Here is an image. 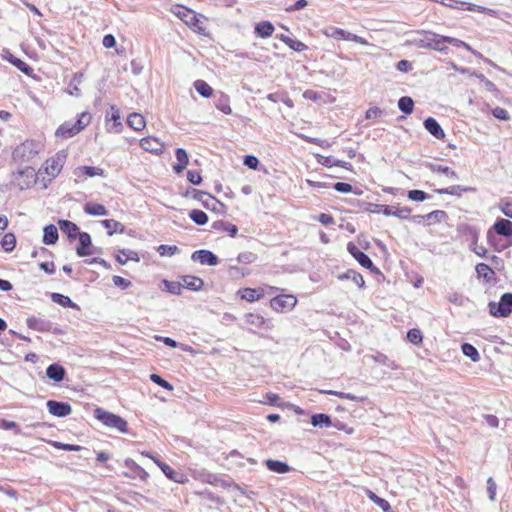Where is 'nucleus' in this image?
<instances>
[{"mask_svg":"<svg viewBox=\"0 0 512 512\" xmlns=\"http://www.w3.org/2000/svg\"><path fill=\"white\" fill-rule=\"evenodd\" d=\"M298 303V299L293 294L279 293L269 301L270 308L276 313H286L292 311Z\"/></svg>","mask_w":512,"mask_h":512,"instance_id":"obj_8","label":"nucleus"},{"mask_svg":"<svg viewBox=\"0 0 512 512\" xmlns=\"http://www.w3.org/2000/svg\"><path fill=\"white\" fill-rule=\"evenodd\" d=\"M324 34L327 37H331L335 40H347V41H353L360 45H368V41L360 36H357L355 34H352L350 32H347L341 28L332 27L327 31H324Z\"/></svg>","mask_w":512,"mask_h":512,"instance_id":"obj_13","label":"nucleus"},{"mask_svg":"<svg viewBox=\"0 0 512 512\" xmlns=\"http://www.w3.org/2000/svg\"><path fill=\"white\" fill-rule=\"evenodd\" d=\"M58 240V231L56 226L50 224L44 228L43 242L47 245H53Z\"/></svg>","mask_w":512,"mask_h":512,"instance_id":"obj_39","label":"nucleus"},{"mask_svg":"<svg viewBox=\"0 0 512 512\" xmlns=\"http://www.w3.org/2000/svg\"><path fill=\"white\" fill-rule=\"evenodd\" d=\"M380 208L378 211L386 216H395L400 219H407L410 217L412 210L407 206H389V205H376Z\"/></svg>","mask_w":512,"mask_h":512,"instance_id":"obj_15","label":"nucleus"},{"mask_svg":"<svg viewBox=\"0 0 512 512\" xmlns=\"http://www.w3.org/2000/svg\"><path fill=\"white\" fill-rule=\"evenodd\" d=\"M492 232H495L497 235H501L507 238L512 237V222L507 219H498L492 226V228L487 233V239L489 244L497 251H502L506 249L510 244L508 245H501L499 246L495 242V237L493 236Z\"/></svg>","mask_w":512,"mask_h":512,"instance_id":"obj_5","label":"nucleus"},{"mask_svg":"<svg viewBox=\"0 0 512 512\" xmlns=\"http://www.w3.org/2000/svg\"><path fill=\"white\" fill-rule=\"evenodd\" d=\"M245 322L258 329H271L272 325L268 320L257 312H250L245 315Z\"/></svg>","mask_w":512,"mask_h":512,"instance_id":"obj_17","label":"nucleus"},{"mask_svg":"<svg viewBox=\"0 0 512 512\" xmlns=\"http://www.w3.org/2000/svg\"><path fill=\"white\" fill-rule=\"evenodd\" d=\"M194 87L196 91L205 98H209L213 95V88L204 80H196Z\"/></svg>","mask_w":512,"mask_h":512,"instance_id":"obj_44","label":"nucleus"},{"mask_svg":"<svg viewBox=\"0 0 512 512\" xmlns=\"http://www.w3.org/2000/svg\"><path fill=\"white\" fill-rule=\"evenodd\" d=\"M77 237L79 238V245L76 248L77 255L80 257L91 255V236L87 232H81Z\"/></svg>","mask_w":512,"mask_h":512,"instance_id":"obj_19","label":"nucleus"},{"mask_svg":"<svg viewBox=\"0 0 512 512\" xmlns=\"http://www.w3.org/2000/svg\"><path fill=\"white\" fill-rule=\"evenodd\" d=\"M52 445H53V447L60 449V450H64V451L77 452L82 449V447L79 445L66 444V443H62V442H58V441L53 442Z\"/></svg>","mask_w":512,"mask_h":512,"instance_id":"obj_58","label":"nucleus"},{"mask_svg":"<svg viewBox=\"0 0 512 512\" xmlns=\"http://www.w3.org/2000/svg\"><path fill=\"white\" fill-rule=\"evenodd\" d=\"M58 225L60 230L70 239H75L81 233L79 227L69 220H59Z\"/></svg>","mask_w":512,"mask_h":512,"instance_id":"obj_30","label":"nucleus"},{"mask_svg":"<svg viewBox=\"0 0 512 512\" xmlns=\"http://www.w3.org/2000/svg\"><path fill=\"white\" fill-rule=\"evenodd\" d=\"M489 313L496 318H506L512 313V293H505L500 301L488 304Z\"/></svg>","mask_w":512,"mask_h":512,"instance_id":"obj_10","label":"nucleus"},{"mask_svg":"<svg viewBox=\"0 0 512 512\" xmlns=\"http://www.w3.org/2000/svg\"><path fill=\"white\" fill-rule=\"evenodd\" d=\"M92 120V116L88 112H82L75 122L66 121L62 123L55 131V137L59 139H68L78 135L84 130Z\"/></svg>","mask_w":512,"mask_h":512,"instance_id":"obj_3","label":"nucleus"},{"mask_svg":"<svg viewBox=\"0 0 512 512\" xmlns=\"http://www.w3.org/2000/svg\"><path fill=\"white\" fill-rule=\"evenodd\" d=\"M454 2H455V5H449L450 8L458 9V10L476 11V12H480V13L490 12L489 9H487L483 6H478V5L468 3V2H463V1H454Z\"/></svg>","mask_w":512,"mask_h":512,"instance_id":"obj_34","label":"nucleus"},{"mask_svg":"<svg viewBox=\"0 0 512 512\" xmlns=\"http://www.w3.org/2000/svg\"><path fill=\"white\" fill-rule=\"evenodd\" d=\"M433 37L434 38L432 39V43L430 44V46L435 50L443 51L444 48L442 47V45L444 43H447L446 40H442L445 36L433 34Z\"/></svg>","mask_w":512,"mask_h":512,"instance_id":"obj_63","label":"nucleus"},{"mask_svg":"<svg viewBox=\"0 0 512 512\" xmlns=\"http://www.w3.org/2000/svg\"><path fill=\"white\" fill-rule=\"evenodd\" d=\"M115 260L120 265H125L128 261L139 262L140 257L136 251L122 248L117 250V253L115 254Z\"/></svg>","mask_w":512,"mask_h":512,"instance_id":"obj_22","label":"nucleus"},{"mask_svg":"<svg viewBox=\"0 0 512 512\" xmlns=\"http://www.w3.org/2000/svg\"><path fill=\"white\" fill-rule=\"evenodd\" d=\"M442 40H446L447 43L453 45V46H456V47H462L464 49H466L467 51L475 54V50L469 45L467 44L466 42L462 41V40H459L457 38H453V37H444Z\"/></svg>","mask_w":512,"mask_h":512,"instance_id":"obj_54","label":"nucleus"},{"mask_svg":"<svg viewBox=\"0 0 512 512\" xmlns=\"http://www.w3.org/2000/svg\"><path fill=\"white\" fill-rule=\"evenodd\" d=\"M475 191H476V189L473 187H463L460 185H452L447 188H439V189L434 190V192L439 195L446 194V195H452V196H456V197H461L464 193L475 192Z\"/></svg>","mask_w":512,"mask_h":512,"instance_id":"obj_21","label":"nucleus"},{"mask_svg":"<svg viewBox=\"0 0 512 512\" xmlns=\"http://www.w3.org/2000/svg\"><path fill=\"white\" fill-rule=\"evenodd\" d=\"M83 209L86 214L92 216H106L108 214L106 207L99 203L87 202Z\"/></svg>","mask_w":512,"mask_h":512,"instance_id":"obj_33","label":"nucleus"},{"mask_svg":"<svg viewBox=\"0 0 512 512\" xmlns=\"http://www.w3.org/2000/svg\"><path fill=\"white\" fill-rule=\"evenodd\" d=\"M311 423L313 426H326L329 427L332 422L328 415L319 413L311 417Z\"/></svg>","mask_w":512,"mask_h":512,"instance_id":"obj_50","label":"nucleus"},{"mask_svg":"<svg viewBox=\"0 0 512 512\" xmlns=\"http://www.w3.org/2000/svg\"><path fill=\"white\" fill-rule=\"evenodd\" d=\"M500 210L505 216L512 218V200L502 201L500 204Z\"/></svg>","mask_w":512,"mask_h":512,"instance_id":"obj_64","label":"nucleus"},{"mask_svg":"<svg viewBox=\"0 0 512 512\" xmlns=\"http://www.w3.org/2000/svg\"><path fill=\"white\" fill-rule=\"evenodd\" d=\"M141 455L151 459L161 469V471L169 480L179 484H186L189 481L187 475H185L182 472L174 470L168 464H166L165 462L161 461L158 457L153 455L151 452L143 451L141 452Z\"/></svg>","mask_w":512,"mask_h":512,"instance_id":"obj_7","label":"nucleus"},{"mask_svg":"<svg viewBox=\"0 0 512 512\" xmlns=\"http://www.w3.org/2000/svg\"><path fill=\"white\" fill-rule=\"evenodd\" d=\"M165 287L168 292L172 294L179 295L182 293L183 287L181 282H175V281H164Z\"/></svg>","mask_w":512,"mask_h":512,"instance_id":"obj_55","label":"nucleus"},{"mask_svg":"<svg viewBox=\"0 0 512 512\" xmlns=\"http://www.w3.org/2000/svg\"><path fill=\"white\" fill-rule=\"evenodd\" d=\"M150 379L152 382H154L155 384L161 386L162 388H164L168 391L173 390V386L158 374H151Z\"/></svg>","mask_w":512,"mask_h":512,"instance_id":"obj_57","label":"nucleus"},{"mask_svg":"<svg viewBox=\"0 0 512 512\" xmlns=\"http://www.w3.org/2000/svg\"><path fill=\"white\" fill-rule=\"evenodd\" d=\"M105 129L109 133H120L123 129L121 113L115 105H111L105 114Z\"/></svg>","mask_w":512,"mask_h":512,"instance_id":"obj_12","label":"nucleus"},{"mask_svg":"<svg viewBox=\"0 0 512 512\" xmlns=\"http://www.w3.org/2000/svg\"><path fill=\"white\" fill-rule=\"evenodd\" d=\"M51 299L53 302L63 306V307H75V303L72 302V300L65 295H62L60 293H53L51 295Z\"/></svg>","mask_w":512,"mask_h":512,"instance_id":"obj_51","label":"nucleus"},{"mask_svg":"<svg viewBox=\"0 0 512 512\" xmlns=\"http://www.w3.org/2000/svg\"><path fill=\"white\" fill-rule=\"evenodd\" d=\"M173 13L182 20L188 27L196 17L197 13L185 6L177 5L175 6Z\"/></svg>","mask_w":512,"mask_h":512,"instance_id":"obj_25","label":"nucleus"},{"mask_svg":"<svg viewBox=\"0 0 512 512\" xmlns=\"http://www.w3.org/2000/svg\"><path fill=\"white\" fill-rule=\"evenodd\" d=\"M36 179H38V175L35 169L30 166H26L14 174L16 185L22 190L31 187Z\"/></svg>","mask_w":512,"mask_h":512,"instance_id":"obj_11","label":"nucleus"},{"mask_svg":"<svg viewBox=\"0 0 512 512\" xmlns=\"http://www.w3.org/2000/svg\"><path fill=\"white\" fill-rule=\"evenodd\" d=\"M192 259L199 261L201 264L214 266L218 263V258L211 251L198 250L192 254Z\"/></svg>","mask_w":512,"mask_h":512,"instance_id":"obj_23","label":"nucleus"},{"mask_svg":"<svg viewBox=\"0 0 512 512\" xmlns=\"http://www.w3.org/2000/svg\"><path fill=\"white\" fill-rule=\"evenodd\" d=\"M67 158L68 150L62 149L56 152L54 155L48 157L42 163L37 172V175L38 179L44 183L45 187L60 175L67 161Z\"/></svg>","mask_w":512,"mask_h":512,"instance_id":"obj_1","label":"nucleus"},{"mask_svg":"<svg viewBox=\"0 0 512 512\" xmlns=\"http://www.w3.org/2000/svg\"><path fill=\"white\" fill-rule=\"evenodd\" d=\"M104 169L93 166H80L74 171L75 176L80 180H85L88 177L104 176Z\"/></svg>","mask_w":512,"mask_h":512,"instance_id":"obj_18","label":"nucleus"},{"mask_svg":"<svg viewBox=\"0 0 512 512\" xmlns=\"http://www.w3.org/2000/svg\"><path fill=\"white\" fill-rule=\"evenodd\" d=\"M113 284L117 287H120L122 289H127L131 286V281L128 279H125L121 276L114 275L112 277Z\"/></svg>","mask_w":512,"mask_h":512,"instance_id":"obj_61","label":"nucleus"},{"mask_svg":"<svg viewBox=\"0 0 512 512\" xmlns=\"http://www.w3.org/2000/svg\"><path fill=\"white\" fill-rule=\"evenodd\" d=\"M193 198L200 201L204 208L212 212L217 214H224L226 212L225 204L210 193L193 190Z\"/></svg>","mask_w":512,"mask_h":512,"instance_id":"obj_9","label":"nucleus"},{"mask_svg":"<svg viewBox=\"0 0 512 512\" xmlns=\"http://www.w3.org/2000/svg\"><path fill=\"white\" fill-rule=\"evenodd\" d=\"M274 26L269 21H262L256 24L255 33L261 38H268L274 33Z\"/></svg>","mask_w":512,"mask_h":512,"instance_id":"obj_36","label":"nucleus"},{"mask_svg":"<svg viewBox=\"0 0 512 512\" xmlns=\"http://www.w3.org/2000/svg\"><path fill=\"white\" fill-rule=\"evenodd\" d=\"M425 129L432 134L435 138L442 140L445 137V132L439 125V123L432 117L427 118L424 121Z\"/></svg>","mask_w":512,"mask_h":512,"instance_id":"obj_27","label":"nucleus"},{"mask_svg":"<svg viewBox=\"0 0 512 512\" xmlns=\"http://www.w3.org/2000/svg\"><path fill=\"white\" fill-rule=\"evenodd\" d=\"M187 179L191 184L199 185L202 182V176L200 171L189 170L187 172Z\"/></svg>","mask_w":512,"mask_h":512,"instance_id":"obj_60","label":"nucleus"},{"mask_svg":"<svg viewBox=\"0 0 512 512\" xmlns=\"http://www.w3.org/2000/svg\"><path fill=\"white\" fill-rule=\"evenodd\" d=\"M398 107L405 114H411L414 108V101L411 97L403 96L398 101Z\"/></svg>","mask_w":512,"mask_h":512,"instance_id":"obj_49","label":"nucleus"},{"mask_svg":"<svg viewBox=\"0 0 512 512\" xmlns=\"http://www.w3.org/2000/svg\"><path fill=\"white\" fill-rule=\"evenodd\" d=\"M190 219L197 225H205L208 222L207 214L199 209H193L189 213Z\"/></svg>","mask_w":512,"mask_h":512,"instance_id":"obj_46","label":"nucleus"},{"mask_svg":"<svg viewBox=\"0 0 512 512\" xmlns=\"http://www.w3.org/2000/svg\"><path fill=\"white\" fill-rule=\"evenodd\" d=\"M339 280H350V282L355 283V285L359 289H363L365 287V280L363 276L352 269L347 270L345 273L338 275Z\"/></svg>","mask_w":512,"mask_h":512,"instance_id":"obj_28","label":"nucleus"},{"mask_svg":"<svg viewBox=\"0 0 512 512\" xmlns=\"http://www.w3.org/2000/svg\"><path fill=\"white\" fill-rule=\"evenodd\" d=\"M477 277L482 278L485 282L490 283L495 280L494 270L485 263H478L475 267Z\"/></svg>","mask_w":512,"mask_h":512,"instance_id":"obj_31","label":"nucleus"},{"mask_svg":"<svg viewBox=\"0 0 512 512\" xmlns=\"http://www.w3.org/2000/svg\"><path fill=\"white\" fill-rule=\"evenodd\" d=\"M355 260L364 268L369 269L371 272L378 273L379 269L373 264L372 260L364 252H360L355 257Z\"/></svg>","mask_w":512,"mask_h":512,"instance_id":"obj_41","label":"nucleus"},{"mask_svg":"<svg viewBox=\"0 0 512 512\" xmlns=\"http://www.w3.org/2000/svg\"><path fill=\"white\" fill-rule=\"evenodd\" d=\"M279 39L285 43L290 49L296 51V52H302L307 49V45L304 44L302 41L290 38L289 36L281 34L279 36Z\"/></svg>","mask_w":512,"mask_h":512,"instance_id":"obj_38","label":"nucleus"},{"mask_svg":"<svg viewBox=\"0 0 512 512\" xmlns=\"http://www.w3.org/2000/svg\"><path fill=\"white\" fill-rule=\"evenodd\" d=\"M128 126L135 131H142L146 127V120L140 113L133 112L127 117Z\"/></svg>","mask_w":512,"mask_h":512,"instance_id":"obj_29","label":"nucleus"},{"mask_svg":"<svg viewBox=\"0 0 512 512\" xmlns=\"http://www.w3.org/2000/svg\"><path fill=\"white\" fill-rule=\"evenodd\" d=\"M94 417L108 428H114L123 434L129 432L128 423L124 418L101 407L94 409Z\"/></svg>","mask_w":512,"mask_h":512,"instance_id":"obj_4","label":"nucleus"},{"mask_svg":"<svg viewBox=\"0 0 512 512\" xmlns=\"http://www.w3.org/2000/svg\"><path fill=\"white\" fill-rule=\"evenodd\" d=\"M102 225L107 229L109 235H113L117 232L123 233L124 231V226L114 219H105L102 221Z\"/></svg>","mask_w":512,"mask_h":512,"instance_id":"obj_42","label":"nucleus"},{"mask_svg":"<svg viewBox=\"0 0 512 512\" xmlns=\"http://www.w3.org/2000/svg\"><path fill=\"white\" fill-rule=\"evenodd\" d=\"M492 115L499 120L506 121V120L510 119V115H509L508 111L502 107H495L492 110Z\"/></svg>","mask_w":512,"mask_h":512,"instance_id":"obj_62","label":"nucleus"},{"mask_svg":"<svg viewBox=\"0 0 512 512\" xmlns=\"http://www.w3.org/2000/svg\"><path fill=\"white\" fill-rule=\"evenodd\" d=\"M139 145L144 151L154 155H161L165 150V143L154 136L140 139Z\"/></svg>","mask_w":512,"mask_h":512,"instance_id":"obj_14","label":"nucleus"},{"mask_svg":"<svg viewBox=\"0 0 512 512\" xmlns=\"http://www.w3.org/2000/svg\"><path fill=\"white\" fill-rule=\"evenodd\" d=\"M462 352L465 356L469 357L474 362H477L480 359V355L477 349L469 343L462 345Z\"/></svg>","mask_w":512,"mask_h":512,"instance_id":"obj_52","label":"nucleus"},{"mask_svg":"<svg viewBox=\"0 0 512 512\" xmlns=\"http://www.w3.org/2000/svg\"><path fill=\"white\" fill-rule=\"evenodd\" d=\"M10 63L14 65L17 69H19L24 74L30 76L33 72L32 67H30L25 61L21 60L20 58L12 56L9 59Z\"/></svg>","mask_w":512,"mask_h":512,"instance_id":"obj_48","label":"nucleus"},{"mask_svg":"<svg viewBox=\"0 0 512 512\" xmlns=\"http://www.w3.org/2000/svg\"><path fill=\"white\" fill-rule=\"evenodd\" d=\"M1 247L5 252H12L16 247V237L14 233L8 232L1 239Z\"/></svg>","mask_w":512,"mask_h":512,"instance_id":"obj_43","label":"nucleus"},{"mask_svg":"<svg viewBox=\"0 0 512 512\" xmlns=\"http://www.w3.org/2000/svg\"><path fill=\"white\" fill-rule=\"evenodd\" d=\"M408 198L413 201L421 202L426 200L428 198V195L422 190H410L408 192Z\"/></svg>","mask_w":512,"mask_h":512,"instance_id":"obj_59","label":"nucleus"},{"mask_svg":"<svg viewBox=\"0 0 512 512\" xmlns=\"http://www.w3.org/2000/svg\"><path fill=\"white\" fill-rule=\"evenodd\" d=\"M43 147L40 141L26 139L13 149L12 160L18 165L29 164L41 154Z\"/></svg>","mask_w":512,"mask_h":512,"instance_id":"obj_2","label":"nucleus"},{"mask_svg":"<svg viewBox=\"0 0 512 512\" xmlns=\"http://www.w3.org/2000/svg\"><path fill=\"white\" fill-rule=\"evenodd\" d=\"M47 408L49 413L56 417H65L72 412V407L69 403L55 400H49L47 402Z\"/></svg>","mask_w":512,"mask_h":512,"instance_id":"obj_16","label":"nucleus"},{"mask_svg":"<svg viewBox=\"0 0 512 512\" xmlns=\"http://www.w3.org/2000/svg\"><path fill=\"white\" fill-rule=\"evenodd\" d=\"M47 376L55 382H60L64 379L65 369L59 364H51L46 369Z\"/></svg>","mask_w":512,"mask_h":512,"instance_id":"obj_35","label":"nucleus"},{"mask_svg":"<svg viewBox=\"0 0 512 512\" xmlns=\"http://www.w3.org/2000/svg\"><path fill=\"white\" fill-rule=\"evenodd\" d=\"M178 250L179 249H178L177 246H175V245H166V244H162V245H160L157 248V251H158V253L161 256H166V255L172 256V255H175L178 252Z\"/></svg>","mask_w":512,"mask_h":512,"instance_id":"obj_56","label":"nucleus"},{"mask_svg":"<svg viewBox=\"0 0 512 512\" xmlns=\"http://www.w3.org/2000/svg\"><path fill=\"white\" fill-rule=\"evenodd\" d=\"M407 339L415 345H421L423 342V335L419 329L413 328L407 332Z\"/></svg>","mask_w":512,"mask_h":512,"instance_id":"obj_53","label":"nucleus"},{"mask_svg":"<svg viewBox=\"0 0 512 512\" xmlns=\"http://www.w3.org/2000/svg\"><path fill=\"white\" fill-rule=\"evenodd\" d=\"M176 163L173 165V171L181 174L189 163V156L185 149L177 148L175 151Z\"/></svg>","mask_w":512,"mask_h":512,"instance_id":"obj_20","label":"nucleus"},{"mask_svg":"<svg viewBox=\"0 0 512 512\" xmlns=\"http://www.w3.org/2000/svg\"><path fill=\"white\" fill-rule=\"evenodd\" d=\"M417 218L422 219L426 225L431 226L446 220L448 215L443 210H434L426 215L417 216Z\"/></svg>","mask_w":512,"mask_h":512,"instance_id":"obj_24","label":"nucleus"},{"mask_svg":"<svg viewBox=\"0 0 512 512\" xmlns=\"http://www.w3.org/2000/svg\"><path fill=\"white\" fill-rule=\"evenodd\" d=\"M279 291H283V289L271 285H264L258 288H241L237 291V295L242 300L253 303L261 300L265 296V294H272Z\"/></svg>","mask_w":512,"mask_h":512,"instance_id":"obj_6","label":"nucleus"},{"mask_svg":"<svg viewBox=\"0 0 512 512\" xmlns=\"http://www.w3.org/2000/svg\"><path fill=\"white\" fill-rule=\"evenodd\" d=\"M427 167L433 173L444 174L445 176L452 178V179L458 178L457 172L448 166H443V165L436 164V163H429L427 165Z\"/></svg>","mask_w":512,"mask_h":512,"instance_id":"obj_37","label":"nucleus"},{"mask_svg":"<svg viewBox=\"0 0 512 512\" xmlns=\"http://www.w3.org/2000/svg\"><path fill=\"white\" fill-rule=\"evenodd\" d=\"M266 465L269 470L277 472V473H287L290 470V467L281 461L276 460H267Z\"/></svg>","mask_w":512,"mask_h":512,"instance_id":"obj_47","label":"nucleus"},{"mask_svg":"<svg viewBox=\"0 0 512 512\" xmlns=\"http://www.w3.org/2000/svg\"><path fill=\"white\" fill-rule=\"evenodd\" d=\"M366 496L373 502L375 503L377 506H379L383 512H394L391 508V505L390 503L379 497L376 493H374L372 490L370 489H365L364 490Z\"/></svg>","mask_w":512,"mask_h":512,"instance_id":"obj_32","label":"nucleus"},{"mask_svg":"<svg viewBox=\"0 0 512 512\" xmlns=\"http://www.w3.org/2000/svg\"><path fill=\"white\" fill-rule=\"evenodd\" d=\"M125 465L130 468L141 480L146 481L149 478L148 472L142 468L139 464H137L132 459H126Z\"/></svg>","mask_w":512,"mask_h":512,"instance_id":"obj_40","label":"nucleus"},{"mask_svg":"<svg viewBox=\"0 0 512 512\" xmlns=\"http://www.w3.org/2000/svg\"><path fill=\"white\" fill-rule=\"evenodd\" d=\"M205 21V17L197 14L192 23L190 24L189 28L198 34L206 35Z\"/></svg>","mask_w":512,"mask_h":512,"instance_id":"obj_45","label":"nucleus"},{"mask_svg":"<svg viewBox=\"0 0 512 512\" xmlns=\"http://www.w3.org/2000/svg\"><path fill=\"white\" fill-rule=\"evenodd\" d=\"M181 283L183 289L185 288L192 291H199L204 285V282L201 278L193 275L182 276Z\"/></svg>","mask_w":512,"mask_h":512,"instance_id":"obj_26","label":"nucleus"}]
</instances>
